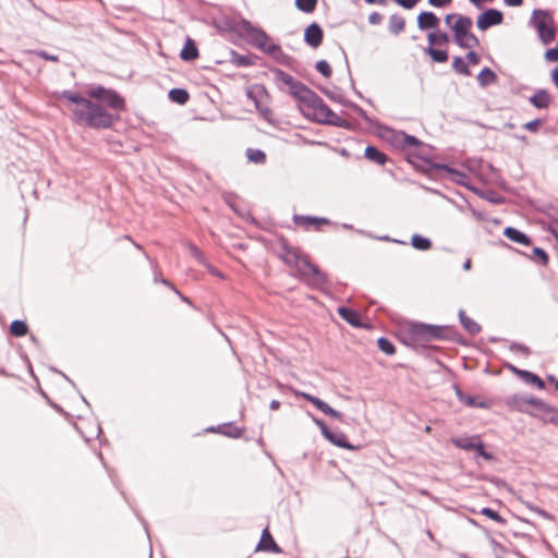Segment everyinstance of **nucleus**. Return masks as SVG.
I'll return each mask as SVG.
<instances>
[{"label":"nucleus","mask_w":558,"mask_h":558,"mask_svg":"<svg viewBox=\"0 0 558 558\" xmlns=\"http://www.w3.org/2000/svg\"><path fill=\"white\" fill-rule=\"evenodd\" d=\"M482 196L494 204H499L502 202V198L492 191L487 192L485 195L483 194Z\"/></svg>","instance_id":"603ef678"},{"label":"nucleus","mask_w":558,"mask_h":558,"mask_svg":"<svg viewBox=\"0 0 558 558\" xmlns=\"http://www.w3.org/2000/svg\"><path fill=\"white\" fill-rule=\"evenodd\" d=\"M383 21V16L378 12H373L368 15V22L372 25H379Z\"/></svg>","instance_id":"864d4df0"},{"label":"nucleus","mask_w":558,"mask_h":558,"mask_svg":"<svg viewBox=\"0 0 558 558\" xmlns=\"http://www.w3.org/2000/svg\"><path fill=\"white\" fill-rule=\"evenodd\" d=\"M338 314L341 316V318H343L351 326H353V327L362 326L361 315L359 312H356L352 308H349V307L340 306L338 308Z\"/></svg>","instance_id":"4be33fe9"},{"label":"nucleus","mask_w":558,"mask_h":558,"mask_svg":"<svg viewBox=\"0 0 558 558\" xmlns=\"http://www.w3.org/2000/svg\"><path fill=\"white\" fill-rule=\"evenodd\" d=\"M226 428H223L222 435H226L228 437L232 438H239L242 435V428L232 426L231 424H225Z\"/></svg>","instance_id":"c03bdc74"},{"label":"nucleus","mask_w":558,"mask_h":558,"mask_svg":"<svg viewBox=\"0 0 558 558\" xmlns=\"http://www.w3.org/2000/svg\"><path fill=\"white\" fill-rule=\"evenodd\" d=\"M324 37V32L317 23L310 24L304 32V41L313 47L317 48L320 46Z\"/></svg>","instance_id":"dca6fc26"},{"label":"nucleus","mask_w":558,"mask_h":558,"mask_svg":"<svg viewBox=\"0 0 558 558\" xmlns=\"http://www.w3.org/2000/svg\"><path fill=\"white\" fill-rule=\"evenodd\" d=\"M438 168H439V169H442V170H445V171H447V172L453 173V174H456V175H462L459 171H456V170L451 169V168H450L449 166H447V165H439V166H438Z\"/></svg>","instance_id":"338daca9"},{"label":"nucleus","mask_w":558,"mask_h":558,"mask_svg":"<svg viewBox=\"0 0 558 558\" xmlns=\"http://www.w3.org/2000/svg\"><path fill=\"white\" fill-rule=\"evenodd\" d=\"M180 57L184 61H193L198 57V50L195 43L187 38L183 49L181 50Z\"/></svg>","instance_id":"b1692460"},{"label":"nucleus","mask_w":558,"mask_h":558,"mask_svg":"<svg viewBox=\"0 0 558 558\" xmlns=\"http://www.w3.org/2000/svg\"><path fill=\"white\" fill-rule=\"evenodd\" d=\"M404 26H405V21L401 15L392 14L389 17L388 28H389L390 33H392L393 35L400 34L404 29Z\"/></svg>","instance_id":"cd10ccee"},{"label":"nucleus","mask_w":558,"mask_h":558,"mask_svg":"<svg viewBox=\"0 0 558 558\" xmlns=\"http://www.w3.org/2000/svg\"><path fill=\"white\" fill-rule=\"evenodd\" d=\"M459 320L461 326L472 336L477 335L481 331V326L465 315L463 310H460L458 313Z\"/></svg>","instance_id":"5701e85b"},{"label":"nucleus","mask_w":558,"mask_h":558,"mask_svg":"<svg viewBox=\"0 0 558 558\" xmlns=\"http://www.w3.org/2000/svg\"><path fill=\"white\" fill-rule=\"evenodd\" d=\"M531 510L535 511L538 515L545 518V519H551L553 517L545 510L538 508V507H531Z\"/></svg>","instance_id":"680f3d73"},{"label":"nucleus","mask_w":558,"mask_h":558,"mask_svg":"<svg viewBox=\"0 0 558 558\" xmlns=\"http://www.w3.org/2000/svg\"><path fill=\"white\" fill-rule=\"evenodd\" d=\"M510 350L511 351H515V352H521V353H524V354H527L530 352L529 348L525 347L524 344H521V343H512L510 345Z\"/></svg>","instance_id":"6e6d98bb"},{"label":"nucleus","mask_w":558,"mask_h":558,"mask_svg":"<svg viewBox=\"0 0 558 558\" xmlns=\"http://www.w3.org/2000/svg\"><path fill=\"white\" fill-rule=\"evenodd\" d=\"M293 222L296 226L305 227L306 229L314 227L315 229H319L322 225H330V220L324 217H315V216H305V215H294Z\"/></svg>","instance_id":"a211bd4d"},{"label":"nucleus","mask_w":558,"mask_h":558,"mask_svg":"<svg viewBox=\"0 0 558 558\" xmlns=\"http://www.w3.org/2000/svg\"><path fill=\"white\" fill-rule=\"evenodd\" d=\"M551 78L558 88V66L555 68L554 71L551 72Z\"/></svg>","instance_id":"774afa93"},{"label":"nucleus","mask_w":558,"mask_h":558,"mask_svg":"<svg viewBox=\"0 0 558 558\" xmlns=\"http://www.w3.org/2000/svg\"><path fill=\"white\" fill-rule=\"evenodd\" d=\"M502 22V12L497 9L490 8L485 10L477 16L476 25L481 31H486L493 26L500 25Z\"/></svg>","instance_id":"ddd939ff"},{"label":"nucleus","mask_w":558,"mask_h":558,"mask_svg":"<svg viewBox=\"0 0 558 558\" xmlns=\"http://www.w3.org/2000/svg\"><path fill=\"white\" fill-rule=\"evenodd\" d=\"M258 113L268 122L272 123V111L270 107H256Z\"/></svg>","instance_id":"49530a36"},{"label":"nucleus","mask_w":558,"mask_h":558,"mask_svg":"<svg viewBox=\"0 0 558 558\" xmlns=\"http://www.w3.org/2000/svg\"><path fill=\"white\" fill-rule=\"evenodd\" d=\"M551 101L553 98L546 89H538L530 97L531 105H548Z\"/></svg>","instance_id":"c756f323"},{"label":"nucleus","mask_w":558,"mask_h":558,"mask_svg":"<svg viewBox=\"0 0 558 558\" xmlns=\"http://www.w3.org/2000/svg\"><path fill=\"white\" fill-rule=\"evenodd\" d=\"M497 76L489 68H484L477 75V81L481 86H487L496 81Z\"/></svg>","instance_id":"72a5a7b5"},{"label":"nucleus","mask_w":558,"mask_h":558,"mask_svg":"<svg viewBox=\"0 0 558 558\" xmlns=\"http://www.w3.org/2000/svg\"><path fill=\"white\" fill-rule=\"evenodd\" d=\"M452 444L460 449L464 450H475L480 456L484 457L485 459H489L490 454L486 452L484 449V446L482 441H475L474 438L471 437H459L453 438Z\"/></svg>","instance_id":"4468645a"},{"label":"nucleus","mask_w":558,"mask_h":558,"mask_svg":"<svg viewBox=\"0 0 558 558\" xmlns=\"http://www.w3.org/2000/svg\"><path fill=\"white\" fill-rule=\"evenodd\" d=\"M533 16H539L534 26L537 31L541 41L544 45L550 44L556 37L553 16L548 11L545 10H534Z\"/></svg>","instance_id":"0eeeda50"},{"label":"nucleus","mask_w":558,"mask_h":558,"mask_svg":"<svg viewBox=\"0 0 558 558\" xmlns=\"http://www.w3.org/2000/svg\"><path fill=\"white\" fill-rule=\"evenodd\" d=\"M235 28L242 36H245L251 45L263 52L271 56L281 52L280 46L270 43L269 36L262 28L254 26L250 21L241 19L236 23Z\"/></svg>","instance_id":"7ed1b4c3"},{"label":"nucleus","mask_w":558,"mask_h":558,"mask_svg":"<svg viewBox=\"0 0 558 558\" xmlns=\"http://www.w3.org/2000/svg\"><path fill=\"white\" fill-rule=\"evenodd\" d=\"M504 235L510 241L525 246H530L532 243L531 238L527 234L513 227H507L504 230Z\"/></svg>","instance_id":"aec40b11"},{"label":"nucleus","mask_w":558,"mask_h":558,"mask_svg":"<svg viewBox=\"0 0 558 558\" xmlns=\"http://www.w3.org/2000/svg\"><path fill=\"white\" fill-rule=\"evenodd\" d=\"M10 332L14 337H24L28 332V326L24 320L15 319L10 325Z\"/></svg>","instance_id":"473e14b6"},{"label":"nucleus","mask_w":558,"mask_h":558,"mask_svg":"<svg viewBox=\"0 0 558 558\" xmlns=\"http://www.w3.org/2000/svg\"><path fill=\"white\" fill-rule=\"evenodd\" d=\"M230 54H231L230 62L232 64H234L235 66H250L253 64L250 57H247V56L240 54L234 50H231Z\"/></svg>","instance_id":"c9c22d12"},{"label":"nucleus","mask_w":558,"mask_h":558,"mask_svg":"<svg viewBox=\"0 0 558 558\" xmlns=\"http://www.w3.org/2000/svg\"><path fill=\"white\" fill-rule=\"evenodd\" d=\"M456 395H457L459 401L468 407L477 408V409H487L488 408V404L485 401L478 400L474 396L465 395L459 388H456Z\"/></svg>","instance_id":"412c9836"},{"label":"nucleus","mask_w":558,"mask_h":558,"mask_svg":"<svg viewBox=\"0 0 558 558\" xmlns=\"http://www.w3.org/2000/svg\"><path fill=\"white\" fill-rule=\"evenodd\" d=\"M481 513L499 524H505L506 522V520L496 510L489 507L482 508Z\"/></svg>","instance_id":"a19ab883"},{"label":"nucleus","mask_w":558,"mask_h":558,"mask_svg":"<svg viewBox=\"0 0 558 558\" xmlns=\"http://www.w3.org/2000/svg\"><path fill=\"white\" fill-rule=\"evenodd\" d=\"M378 348L386 354L392 355L396 352L393 343L385 337H380L377 340Z\"/></svg>","instance_id":"58836bf2"},{"label":"nucleus","mask_w":558,"mask_h":558,"mask_svg":"<svg viewBox=\"0 0 558 558\" xmlns=\"http://www.w3.org/2000/svg\"><path fill=\"white\" fill-rule=\"evenodd\" d=\"M246 157L254 163H264L266 161V154L260 149L248 148L246 150Z\"/></svg>","instance_id":"e433bc0d"},{"label":"nucleus","mask_w":558,"mask_h":558,"mask_svg":"<svg viewBox=\"0 0 558 558\" xmlns=\"http://www.w3.org/2000/svg\"><path fill=\"white\" fill-rule=\"evenodd\" d=\"M315 68L325 77H329L331 75V66L326 60H319Z\"/></svg>","instance_id":"a18cd8bd"},{"label":"nucleus","mask_w":558,"mask_h":558,"mask_svg":"<svg viewBox=\"0 0 558 558\" xmlns=\"http://www.w3.org/2000/svg\"><path fill=\"white\" fill-rule=\"evenodd\" d=\"M529 414L544 421L545 423L555 424L558 422V412L556 409L538 398H535Z\"/></svg>","instance_id":"9d476101"},{"label":"nucleus","mask_w":558,"mask_h":558,"mask_svg":"<svg viewBox=\"0 0 558 558\" xmlns=\"http://www.w3.org/2000/svg\"><path fill=\"white\" fill-rule=\"evenodd\" d=\"M427 40L432 47L435 45L442 46L449 43L450 37L447 33L437 31L429 33L427 35Z\"/></svg>","instance_id":"c85d7f7f"},{"label":"nucleus","mask_w":558,"mask_h":558,"mask_svg":"<svg viewBox=\"0 0 558 558\" xmlns=\"http://www.w3.org/2000/svg\"><path fill=\"white\" fill-rule=\"evenodd\" d=\"M397 4L403 9L410 10L414 8L421 0H393Z\"/></svg>","instance_id":"09e8293b"},{"label":"nucleus","mask_w":558,"mask_h":558,"mask_svg":"<svg viewBox=\"0 0 558 558\" xmlns=\"http://www.w3.org/2000/svg\"><path fill=\"white\" fill-rule=\"evenodd\" d=\"M466 59L471 64H477L480 62V56L475 51H469Z\"/></svg>","instance_id":"bf43d9fd"},{"label":"nucleus","mask_w":558,"mask_h":558,"mask_svg":"<svg viewBox=\"0 0 558 558\" xmlns=\"http://www.w3.org/2000/svg\"><path fill=\"white\" fill-rule=\"evenodd\" d=\"M536 397L527 393H515L509 396L506 399V404L514 411L527 413L531 412V408L533 407L534 400Z\"/></svg>","instance_id":"f8f14e48"},{"label":"nucleus","mask_w":558,"mask_h":558,"mask_svg":"<svg viewBox=\"0 0 558 558\" xmlns=\"http://www.w3.org/2000/svg\"><path fill=\"white\" fill-rule=\"evenodd\" d=\"M425 53H427L433 59V61L437 63H445L448 61L449 58L448 52L446 50L436 49L432 46H428L425 49Z\"/></svg>","instance_id":"2f4dec72"},{"label":"nucleus","mask_w":558,"mask_h":558,"mask_svg":"<svg viewBox=\"0 0 558 558\" xmlns=\"http://www.w3.org/2000/svg\"><path fill=\"white\" fill-rule=\"evenodd\" d=\"M85 94L101 102V105H124V99L120 97V95L114 90L105 88L100 85L88 86Z\"/></svg>","instance_id":"6e6552de"},{"label":"nucleus","mask_w":558,"mask_h":558,"mask_svg":"<svg viewBox=\"0 0 558 558\" xmlns=\"http://www.w3.org/2000/svg\"><path fill=\"white\" fill-rule=\"evenodd\" d=\"M63 96L76 105H93L89 100L73 92H63Z\"/></svg>","instance_id":"79ce46f5"},{"label":"nucleus","mask_w":558,"mask_h":558,"mask_svg":"<svg viewBox=\"0 0 558 558\" xmlns=\"http://www.w3.org/2000/svg\"><path fill=\"white\" fill-rule=\"evenodd\" d=\"M169 100L178 105H184L189 101L190 95L184 88H172L168 93Z\"/></svg>","instance_id":"a878e982"},{"label":"nucleus","mask_w":558,"mask_h":558,"mask_svg":"<svg viewBox=\"0 0 558 558\" xmlns=\"http://www.w3.org/2000/svg\"><path fill=\"white\" fill-rule=\"evenodd\" d=\"M505 4L508 7H520L523 3V0H504Z\"/></svg>","instance_id":"0e129e2a"},{"label":"nucleus","mask_w":558,"mask_h":558,"mask_svg":"<svg viewBox=\"0 0 558 558\" xmlns=\"http://www.w3.org/2000/svg\"><path fill=\"white\" fill-rule=\"evenodd\" d=\"M464 44H466L468 46H460V48H474V47L480 46V40H478V38L474 34H471L466 38Z\"/></svg>","instance_id":"8fccbe9b"},{"label":"nucleus","mask_w":558,"mask_h":558,"mask_svg":"<svg viewBox=\"0 0 558 558\" xmlns=\"http://www.w3.org/2000/svg\"><path fill=\"white\" fill-rule=\"evenodd\" d=\"M298 109L308 120L320 124L333 125L347 130L354 128V122L350 118L333 112L330 107H298Z\"/></svg>","instance_id":"20e7f679"},{"label":"nucleus","mask_w":558,"mask_h":558,"mask_svg":"<svg viewBox=\"0 0 558 558\" xmlns=\"http://www.w3.org/2000/svg\"><path fill=\"white\" fill-rule=\"evenodd\" d=\"M256 550L270 551L274 554H282V548L275 542L274 537L269 533L268 527L264 529L259 543L256 546Z\"/></svg>","instance_id":"f3484780"},{"label":"nucleus","mask_w":558,"mask_h":558,"mask_svg":"<svg viewBox=\"0 0 558 558\" xmlns=\"http://www.w3.org/2000/svg\"><path fill=\"white\" fill-rule=\"evenodd\" d=\"M548 231L551 233V235L556 239L558 242V221H554L549 228Z\"/></svg>","instance_id":"052dcab7"},{"label":"nucleus","mask_w":558,"mask_h":558,"mask_svg":"<svg viewBox=\"0 0 558 558\" xmlns=\"http://www.w3.org/2000/svg\"><path fill=\"white\" fill-rule=\"evenodd\" d=\"M190 251L195 259H197L199 263H204L203 254L196 246L191 245Z\"/></svg>","instance_id":"4d7b16f0"},{"label":"nucleus","mask_w":558,"mask_h":558,"mask_svg":"<svg viewBox=\"0 0 558 558\" xmlns=\"http://www.w3.org/2000/svg\"><path fill=\"white\" fill-rule=\"evenodd\" d=\"M299 396L311 402L313 405H315L316 409L322 411L324 414L329 415L333 418H337L339 421L342 420V413L332 409L329 404H327L325 401L320 400L319 398L312 396L306 392H300Z\"/></svg>","instance_id":"2eb2a0df"},{"label":"nucleus","mask_w":558,"mask_h":558,"mask_svg":"<svg viewBox=\"0 0 558 558\" xmlns=\"http://www.w3.org/2000/svg\"><path fill=\"white\" fill-rule=\"evenodd\" d=\"M272 74L277 86L281 90L288 92L295 100L303 105H324L323 100L313 90L287 72L277 69Z\"/></svg>","instance_id":"f03ea898"},{"label":"nucleus","mask_w":558,"mask_h":558,"mask_svg":"<svg viewBox=\"0 0 558 558\" xmlns=\"http://www.w3.org/2000/svg\"><path fill=\"white\" fill-rule=\"evenodd\" d=\"M531 257L536 258L538 262H541L542 265H546L548 263V259H549L548 254L546 253V251L541 248V247H534L532 250Z\"/></svg>","instance_id":"37998d69"},{"label":"nucleus","mask_w":558,"mask_h":558,"mask_svg":"<svg viewBox=\"0 0 558 558\" xmlns=\"http://www.w3.org/2000/svg\"><path fill=\"white\" fill-rule=\"evenodd\" d=\"M255 92H256V93H258V94H260V93H265V88H264L262 85H255V86L253 87V89H251V90L248 92V97L251 98V97H252V94H253V93H255Z\"/></svg>","instance_id":"69168bd1"},{"label":"nucleus","mask_w":558,"mask_h":558,"mask_svg":"<svg viewBox=\"0 0 558 558\" xmlns=\"http://www.w3.org/2000/svg\"><path fill=\"white\" fill-rule=\"evenodd\" d=\"M313 421L319 427L323 436L327 440H329L332 445H335L339 448H344V449H349V450L355 449V447L348 441L347 436L343 433L330 430L327 427V425L324 423V421L320 418H316L313 416Z\"/></svg>","instance_id":"1a4fd4ad"},{"label":"nucleus","mask_w":558,"mask_h":558,"mask_svg":"<svg viewBox=\"0 0 558 558\" xmlns=\"http://www.w3.org/2000/svg\"><path fill=\"white\" fill-rule=\"evenodd\" d=\"M542 120L535 119L533 121L526 122L523 124V128L530 132H536L538 130V126L541 125Z\"/></svg>","instance_id":"3c124183"},{"label":"nucleus","mask_w":558,"mask_h":558,"mask_svg":"<svg viewBox=\"0 0 558 558\" xmlns=\"http://www.w3.org/2000/svg\"><path fill=\"white\" fill-rule=\"evenodd\" d=\"M223 428H226L225 425L210 426V427L206 428V432L207 433H220V434H222Z\"/></svg>","instance_id":"e2e57ef3"},{"label":"nucleus","mask_w":558,"mask_h":558,"mask_svg":"<svg viewBox=\"0 0 558 558\" xmlns=\"http://www.w3.org/2000/svg\"><path fill=\"white\" fill-rule=\"evenodd\" d=\"M38 57L45 59V60H49V61H53V62H57L59 60V58L54 54H49L47 51L45 50H39L36 52Z\"/></svg>","instance_id":"5fc2aeb1"},{"label":"nucleus","mask_w":558,"mask_h":558,"mask_svg":"<svg viewBox=\"0 0 558 558\" xmlns=\"http://www.w3.org/2000/svg\"><path fill=\"white\" fill-rule=\"evenodd\" d=\"M396 140L399 142L401 147H415L421 144L420 140L413 135L405 134L404 132H400L396 135Z\"/></svg>","instance_id":"7c9ffc66"},{"label":"nucleus","mask_w":558,"mask_h":558,"mask_svg":"<svg viewBox=\"0 0 558 558\" xmlns=\"http://www.w3.org/2000/svg\"><path fill=\"white\" fill-rule=\"evenodd\" d=\"M281 258L306 284L320 289L327 283V275L313 265L299 248L284 247Z\"/></svg>","instance_id":"f257e3e1"},{"label":"nucleus","mask_w":558,"mask_h":558,"mask_svg":"<svg viewBox=\"0 0 558 558\" xmlns=\"http://www.w3.org/2000/svg\"><path fill=\"white\" fill-rule=\"evenodd\" d=\"M439 25V19L430 11L421 12L417 16V27L421 31L434 29Z\"/></svg>","instance_id":"6ab92c4d"},{"label":"nucleus","mask_w":558,"mask_h":558,"mask_svg":"<svg viewBox=\"0 0 558 558\" xmlns=\"http://www.w3.org/2000/svg\"><path fill=\"white\" fill-rule=\"evenodd\" d=\"M452 0H428V3L436 8H444L451 3Z\"/></svg>","instance_id":"13d9d810"},{"label":"nucleus","mask_w":558,"mask_h":558,"mask_svg":"<svg viewBox=\"0 0 558 558\" xmlns=\"http://www.w3.org/2000/svg\"><path fill=\"white\" fill-rule=\"evenodd\" d=\"M452 68L456 72L465 76L470 75V69L461 57H454L452 61Z\"/></svg>","instance_id":"4c0bfd02"},{"label":"nucleus","mask_w":558,"mask_h":558,"mask_svg":"<svg viewBox=\"0 0 558 558\" xmlns=\"http://www.w3.org/2000/svg\"><path fill=\"white\" fill-rule=\"evenodd\" d=\"M451 328L448 326L412 323L409 328V339L412 344H421L434 340H444L449 337Z\"/></svg>","instance_id":"423d86ee"},{"label":"nucleus","mask_w":558,"mask_h":558,"mask_svg":"<svg viewBox=\"0 0 558 558\" xmlns=\"http://www.w3.org/2000/svg\"><path fill=\"white\" fill-rule=\"evenodd\" d=\"M472 24V19L465 15H458L457 21L452 24L453 39L459 47L468 46L464 41L472 34L470 32Z\"/></svg>","instance_id":"9b49d317"},{"label":"nucleus","mask_w":558,"mask_h":558,"mask_svg":"<svg viewBox=\"0 0 558 558\" xmlns=\"http://www.w3.org/2000/svg\"><path fill=\"white\" fill-rule=\"evenodd\" d=\"M364 155L368 160L374 161L380 166L385 165L387 161V156L384 153H381L379 149H377L375 146H372V145H368L365 148Z\"/></svg>","instance_id":"393cba45"},{"label":"nucleus","mask_w":558,"mask_h":558,"mask_svg":"<svg viewBox=\"0 0 558 558\" xmlns=\"http://www.w3.org/2000/svg\"><path fill=\"white\" fill-rule=\"evenodd\" d=\"M411 245L418 251H428L432 248V241L428 238H425L421 234H413L411 238Z\"/></svg>","instance_id":"bb28decb"},{"label":"nucleus","mask_w":558,"mask_h":558,"mask_svg":"<svg viewBox=\"0 0 558 558\" xmlns=\"http://www.w3.org/2000/svg\"><path fill=\"white\" fill-rule=\"evenodd\" d=\"M521 374H522V379L526 384L534 385L538 389H544L545 388L544 380L539 376H537L536 374H534V373H532L530 371L523 372Z\"/></svg>","instance_id":"f704fd0d"},{"label":"nucleus","mask_w":558,"mask_h":558,"mask_svg":"<svg viewBox=\"0 0 558 558\" xmlns=\"http://www.w3.org/2000/svg\"><path fill=\"white\" fill-rule=\"evenodd\" d=\"M73 118L90 128H110L114 121V114L107 107H75Z\"/></svg>","instance_id":"39448f33"},{"label":"nucleus","mask_w":558,"mask_h":558,"mask_svg":"<svg viewBox=\"0 0 558 558\" xmlns=\"http://www.w3.org/2000/svg\"><path fill=\"white\" fill-rule=\"evenodd\" d=\"M317 0H295V5L300 11L311 13L315 10Z\"/></svg>","instance_id":"ea45409f"},{"label":"nucleus","mask_w":558,"mask_h":558,"mask_svg":"<svg viewBox=\"0 0 558 558\" xmlns=\"http://www.w3.org/2000/svg\"><path fill=\"white\" fill-rule=\"evenodd\" d=\"M545 59L549 62H557L558 61V45L554 48L548 49L545 52Z\"/></svg>","instance_id":"de8ad7c7"}]
</instances>
